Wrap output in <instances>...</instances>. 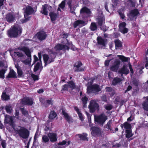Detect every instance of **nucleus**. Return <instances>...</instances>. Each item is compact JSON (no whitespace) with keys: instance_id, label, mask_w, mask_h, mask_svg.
<instances>
[{"instance_id":"nucleus-1","label":"nucleus","mask_w":148,"mask_h":148,"mask_svg":"<svg viewBox=\"0 0 148 148\" xmlns=\"http://www.w3.org/2000/svg\"><path fill=\"white\" fill-rule=\"evenodd\" d=\"M93 82V79H92L88 80L87 92L88 93H94L97 94L99 92L101 91V89L100 86L97 84L92 85Z\"/></svg>"},{"instance_id":"nucleus-2","label":"nucleus","mask_w":148,"mask_h":148,"mask_svg":"<svg viewBox=\"0 0 148 148\" xmlns=\"http://www.w3.org/2000/svg\"><path fill=\"white\" fill-rule=\"evenodd\" d=\"M21 32V29L19 26H14L8 31V35L10 37H16Z\"/></svg>"},{"instance_id":"nucleus-3","label":"nucleus","mask_w":148,"mask_h":148,"mask_svg":"<svg viewBox=\"0 0 148 148\" xmlns=\"http://www.w3.org/2000/svg\"><path fill=\"white\" fill-rule=\"evenodd\" d=\"M36 10H34L33 8L31 6H28L26 7L25 12H24V16L25 19H22L21 21L22 23L26 22L28 20V18H27L28 16L32 14L35 13Z\"/></svg>"},{"instance_id":"nucleus-4","label":"nucleus","mask_w":148,"mask_h":148,"mask_svg":"<svg viewBox=\"0 0 148 148\" xmlns=\"http://www.w3.org/2000/svg\"><path fill=\"white\" fill-rule=\"evenodd\" d=\"M107 116L104 114L95 116V121L97 123L103 126L105 121L107 119Z\"/></svg>"},{"instance_id":"nucleus-5","label":"nucleus","mask_w":148,"mask_h":148,"mask_svg":"<svg viewBox=\"0 0 148 148\" xmlns=\"http://www.w3.org/2000/svg\"><path fill=\"white\" fill-rule=\"evenodd\" d=\"M21 50L23 51L26 55L30 58L24 60H22L21 62L25 65H29L31 60V53L29 49L25 47H23L21 49Z\"/></svg>"},{"instance_id":"nucleus-6","label":"nucleus","mask_w":148,"mask_h":148,"mask_svg":"<svg viewBox=\"0 0 148 148\" xmlns=\"http://www.w3.org/2000/svg\"><path fill=\"white\" fill-rule=\"evenodd\" d=\"M17 132L19 136L23 138H27L29 136V132L23 127H21L20 129L18 130Z\"/></svg>"},{"instance_id":"nucleus-7","label":"nucleus","mask_w":148,"mask_h":148,"mask_svg":"<svg viewBox=\"0 0 148 148\" xmlns=\"http://www.w3.org/2000/svg\"><path fill=\"white\" fill-rule=\"evenodd\" d=\"M68 43L66 45H63L61 44H58L55 47V49L56 51H60L61 50L65 51L66 50H68L69 47L71 46V43H68Z\"/></svg>"},{"instance_id":"nucleus-8","label":"nucleus","mask_w":148,"mask_h":148,"mask_svg":"<svg viewBox=\"0 0 148 148\" xmlns=\"http://www.w3.org/2000/svg\"><path fill=\"white\" fill-rule=\"evenodd\" d=\"M88 108L90 112L93 113L96 110H99V106L95 100H92L90 101Z\"/></svg>"},{"instance_id":"nucleus-9","label":"nucleus","mask_w":148,"mask_h":148,"mask_svg":"<svg viewBox=\"0 0 148 148\" xmlns=\"http://www.w3.org/2000/svg\"><path fill=\"white\" fill-rule=\"evenodd\" d=\"M15 118L17 119H19V117H16L15 116H11L8 115L5 116L4 120V123L6 124H8L11 126L12 127H14V123L13 119Z\"/></svg>"},{"instance_id":"nucleus-10","label":"nucleus","mask_w":148,"mask_h":148,"mask_svg":"<svg viewBox=\"0 0 148 148\" xmlns=\"http://www.w3.org/2000/svg\"><path fill=\"white\" fill-rule=\"evenodd\" d=\"M91 133L92 135L95 136H100L101 132V129L97 127H93L91 129Z\"/></svg>"},{"instance_id":"nucleus-11","label":"nucleus","mask_w":148,"mask_h":148,"mask_svg":"<svg viewBox=\"0 0 148 148\" xmlns=\"http://www.w3.org/2000/svg\"><path fill=\"white\" fill-rule=\"evenodd\" d=\"M52 55L53 56V57L51 58H50V57H49L48 55L47 54H45L43 55V58L45 63V66H46L47 64H49L53 61V59L56 56L53 53Z\"/></svg>"},{"instance_id":"nucleus-12","label":"nucleus","mask_w":148,"mask_h":148,"mask_svg":"<svg viewBox=\"0 0 148 148\" xmlns=\"http://www.w3.org/2000/svg\"><path fill=\"white\" fill-rule=\"evenodd\" d=\"M22 104L31 106L32 105L33 102L32 99L28 97L23 98L21 101Z\"/></svg>"},{"instance_id":"nucleus-13","label":"nucleus","mask_w":148,"mask_h":148,"mask_svg":"<svg viewBox=\"0 0 148 148\" xmlns=\"http://www.w3.org/2000/svg\"><path fill=\"white\" fill-rule=\"evenodd\" d=\"M119 73L121 74V76L122 77L123 74L127 75L129 72V69L127 68V65L124 64L123 66L118 71Z\"/></svg>"},{"instance_id":"nucleus-14","label":"nucleus","mask_w":148,"mask_h":148,"mask_svg":"<svg viewBox=\"0 0 148 148\" xmlns=\"http://www.w3.org/2000/svg\"><path fill=\"white\" fill-rule=\"evenodd\" d=\"M101 14L100 15H99L96 19L97 24L99 26H101L105 23V18L103 13L101 12Z\"/></svg>"},{"instance_id":"nucleus-15","label":"nucleus","mask_w":148,"mask_h":148,"mask_svg":"<svg viewBox=\"0 0 148 148\" xmlns=\"http://www.w3.org/2000/svg\"><path fill=\"white\" fill-rule=\"evenodd\" d=\"M120 64V61L118 59H116L114 62V65L110 68V70L112 71H117Z\"/></svg>"},{"instance_id":"nucleus-16","label":"nucleus","mask_w":148,"mask_h":148,"mask_svg":"<svg viewBox=\"0 0 148 148\" xmlns=\"http://www.w3.org/2000/svg\"><path fill=\"white\" fill-rule=\"evenodd\" d=\"M126 25L125 22L119 24V31L124 34L127 33L128 31V29L125 27Z\"/></svg>"},{"instance_id":"nucleus-17","label":"nucleus","mask_w":148,"mask_h":148,"mask_svg":"<svg viewBox=\"0 0 148 148\" xmlns=\"http://www.w3.org/2000/svg\"><path fill=\"white\" fill-rule=\"evenodd\" d=\"M38 39L40 40H45L47 36L46 33L43 31H40L38 32L35 35Z\"/></svg>"},{"instance_id":"nucleus-18","label":"nucleus","mask_w":148,"mask_h":148,"mask_svg":"<svg viewBox=\"0 0 148 148\" xmlns=\"http://www.w3.org/2000/svg\"><path fill=\"white\" fill-rule=\"evenodd\" d=\"M15 19V15L12 13H10L7 14L6 20L8 22L11 23L14 21Z\"/></svg>"},{"instance_id":"nucleus-19","label":"nucleus","mask_w":148,"mask_h":148,"mask_svg":"<svg viewBox=\"0 0 148 148\" xmlns=\"http://www.w3.org/2000/svg\"><path fill=\"white\" fill-rule=\"evenodd\" d=\"M82 63L80 61L76 62L74 65V66L75 67V71L77 72H80L83 71L84 70V68L80 67L82 65Z\"/></svg>"},{"instance_id":"nucleus-20","label":"nucleus","mask_w":148,"mask_h":148,"mask_svg":"<svg viewBox=\"0 0 148 148\" xmlns=\"http://www.w3.org/2000/svg\"><path fill=\"white\" fill-rule=\"evenodd\" d=\"M85 22L82 20H78L75 22L73 24V27L76 28L77 26L82 27L86 25Z\"/></svg>"},{"instance_id":"nucleus-21","label":"nucleus","mask_w":148,"mask_h":148,"mask_svg":"<svg viewBox=\"0 0 148 148\" xmlns=\"http://www.w3.org/2000/svg\"><path fill=\"white\" fill-rule=\"evenodd\" d=\"M48 136L51 142H54L57 140V136L54 133H49L48 134Z\"/></svg>"},{"instance_id":"nucleus-22","label":"nucleus","mask_w":148,"mask_h":148,"mask_svg":"<svg viewBox=\"0 0 148 148\" xmlns=\"http://www.w3.org/2000/svg\"><path fill=\"white\" fill-rule=\"evenodd\" d=\"M97 42L99 45H101L104 49L106 47V43L105 40L101 37H98L97 38Z\"/></svg>"},{"instance_id":"nucleus-23","label":"nucleus","mask_w":148,"mask_h":148,"mask_svg":"<svg viewBox=\"0 0 148 148\" xmlns=\"http://www.w3.org/2000/svg\"><path fill=\"white\" fill-rule=\"evenodd\" d=\"M49 7V6L47 4L42 5L40 12L45 15H48Z\"/></svg>"},{"instance_id":"nucleus-24","label":"nucleus","mask_w":148,"mask_h":148,"mask_svg":"<svg viewBox=\"0 0 148 148\" xmlns=\"http://www.w3.org/2000/svg\"><path fill=\"white\" fill-rule=\"evenodd\" d=\"M62 114L64 115L65 118L68 122L70 123L73 121L72 118L65 111L63 110L62 111Z\"/></svg>"},{"instance_id":"nucleus-25","label":"nucleus","mask_w":148,"mask_h":148,"mask_svg":"<svg viewBox=\"0 0 148 148\" xmlns=\"http://www.w3.org/2000/svg\"><path fill=\"white\" fill-rule=\"evenodd\" d=\"M66 141L65 140H63L62 142L59 143L58 144V148H64V145H66L67 146L69 145L70 143V142L68 141L67 144H66Z\"/></svg>"},{"instance_id":"nucleus-26","label":"nucleus","mask_w":148,"mask_h":148,"mask_svg":"<svg viewBox=\"0 0 148 148\" xmlns=\"http://www.w3.org/2000/svg\"><path fill=\"white\" fill-rule=\"evenodd\" d=\"M38 55L39 58V59L40 60V62H37L36 65L35 66V67L34 69V70L35 71H36L38 70L39 67L41 64V56L39 53H38Z\"/></svg>"},{"instance_id":"nucleus-27","label":"nucleus","mask_w":148,"mask_h":148,"mask_svg":"<svg viewBox=\"0 0 148 148\" xmlns=\"http://www.w3.org/2000/svg\"><path fill=\"white\" fill-rule=\"evenodd\" d=\"M78 136L80 138V140H88V138L87 137V134L86 133H83L82 134H79L78 135Z\"/></svg>"},{"instance_id":"nucleus-28","label":"nucleus","mask_w":148,"mask_h":148,"mask_svg":"<svg viewBox=\"0 0 148 148\" xmlns=\"http://www.w3.org/2000/svg\"><path fill=\"white\" fill-rule=\"evenodd\" d=\"M121 126L122 129H123V127H124L125 129H127V130H129L131 127V125L127 122H125L123 124H122Z\"/></svg>"},{"instance_id":"nucleus-29","label":"nucleus","mask_w":148,"mask_h":148,"mask_svg":"<svg viewBox=\"0 0 148 148\" xmlns=\"http://www.w3.org/2000/svg\"><path fill=\"white\" fill-rule=\"evenodd\" d=\"M122 79L116 77L113 80L112 84L114 85H115L117 84L120 83Z\"/></svg>"},{"instance_id":"nucleus-30","label":"nucleus","mask_w":148,"mask_h":148,"mask_svg":"<svg viewBox=\"0 0 148 148\" xmlns=\"http://www.w3.org/2000/svg\"><path fill=\"white\" fill-rule=\"evenodd\" d=\"M16 73L13 70H10L8 77V78L16 77Z\"/></svg>"},{"instance_id":"nucleus-31","label":"nucleus","mask_w":148,"mask_h":148,"mask_svg":"<svg viewBox=\"0 0 148 148\" xmlns=\"http://www.w3.org/2000/svg\"><path fill=\"white\" fill-rule=\"evenodd\" d=\"M57 116L56 113L54 111H51L50 112L49 115V118L51 119H53Z\"/></svg>"},{"instance_id":"nucleus-32","label":"nucleus","mask_w":148,"mask_h":148,"mask_svg":"<svg viewBox=\"0 0 148 148\" xmlns=\"http://www.w3.org/2000/svg\"><path fill=\"white\" fill-rule=\"evenodd\" d=\"M1 97L2 99L4 100H8L10 99V96L6 94L5 91L3 92L1 96Z\"/></svg>"},{"instance_id":"nucleus-33","label":"nucleus","mask_w":148,"mask_h":148,"mask_svg":"<svg viewBox=\"0 0 148 148\" xmlns=\"http://www.w3.org/2000/svg\"><path fill=\"white\" fill-rule=\"evenodd\" d=\"M90 12L89 10L86 7L83 8L81 9L80 11V13L82 14L85 13L89 14H90Z\"/></svg>"},{"instance_id":"nucleus-34","label":"nucleus","mask_w":148,"mask_h":148,"mask_svg":"<svg viewBox=\"0 0 148 148\" xmlns=\"http://www.w3.org/2000/svg\"><path fill=\"white\" fill-rule=\"evenodd\" d=\"M90 28L92 31H95L97 29V26L96 23H95L92 22L91 24Z\"/></svg>"},{"instance_id":"nucleus-35","label":"nucleus","mask_w":148,"mask_h":148,"mask_svg":"<svg viewBox=\"0 0 148 148\" xmlns=\"http://www.w3.org/2000/svg\"><path fill=\"white\" fill-rule=\"evenodd\" d=\"M112 120L109 121L107 123L106 125L105 126V127L110 130V131H111L112 130Z\"/></svg>"},{"instance_id":"nucleus-36","label":"nucleus","mask_w":148,"mask_h":148,"mask_svg":"<svg viewBox=\"0 0 148 148\" xmlns=\"http://www.w3.org/2000/svg\"><path fill=\"white\" fill-rule=\"evenodd\" d=\"M138 12L137 9H134L131 11L130 15V17H134L136 16L138 14Z\"/></svg>"},{"instance_id":"nucleus-37","label":"nucleus","mask_w":148,"mask_h":148,"mask_svg":"<svg viewBox=\"0 0 148 148\" xmlns=\"http://www.w3.org/2000/svg\"><path fill=\"white\" fill-rule=\"evenodd\" d=\"M117 56L119 57V59L123 62H127L128 60L130 59L129 58L123 56L118 55H117Z\"/></svg>"},{"instance_id":"nucleus-38","label":"nucleus","mask_w":148,"mask_h":148,"mask_svg":"<svg viewBox=\"0 0 148 148\" xmlns=\"http://www.w3.org/2000/svg\"><path fill=\"white\" fill-rule=\"evenodd\" d=\"M49 16L52 21H54L56 19L57 16V14L53 12H51L50 13Z\"/></svg>"},{"instance_id":"nucleus-39","label":"nucleus","mask_w":148,"mask_h":148,"mask_svg":"<svg viewBox=\"0 0 148 148\" xmlns=\"http://www.w3.org/2000/svg\"><path fill=\"white\" fill-rule=\"evenodd\" d=\"M75 110L76 111L77 114H78L79 117L80 119L82 121L83 120V118L82 117V114L80 112V111L79 110V109L78 108L76 107H74Z\"/></svg>"},{"instance_id":"nucleus-40","label":"nucleus","mask_w":148,"mask_h":148,"mask_svg":"<svg viewBox=\"0 0 148 148\" xmlns=\"http://www.w3.org/2000/svg\"><path fill=\"white\" fill-rule=\"evenodd\" d=\"M69 86V88L71 89H74L75 88V86L73 81H70L67 84Z\"/></svg>"},{"instance_id":"nucleus-41","label":"nucleus","mask_w":148,"mask_h":148,"mask_svg":"<svg viewBox=\"0 0 148 148\" xmlns=\"http://www.w3.org/2000/svg\"><path fill=\"white\" fill-rule=\"evenodd\" d=\"M114 42L116 49H117V48L120 47L122 46L121 42L119 40H116Z\"/></svg>"},{"instance_id":"nucleus-42","label":"nucleus","mask_w":148,"mask_h":148,"mask_svg":"<svg viewBox=\"0 0 148 148\" xmlns=\"http://www.w3.org/2000/svg\"><path fill=\"white\" fill-rule=\"evenodd\" d=\"M142 106L143 108L145 110L148 111V103L146 101H145L143 103Z\"/></svg>"},{"instance_id":"nucleus-43","label":"nucleus","mask_w":148,"mask_h":148,"mask_svg":"<svg viewBox=\"0 0 148 148\" xmlns=\"http://www.w3.org/2000/svg\"><path fill=\"white\" fill-rule=\"evenodd\" d=\"M126 136L127 138H129L132 136V132L130 130H126Z\"/></svg>"},{"instance_id":"nucleus-44","label":"nucleus","mask_w":148,"mask_h":148,"mask_svg":"<svg viewBox=\"0 0 148 148\" xmlns=\"http://www.w3.org/2000/svg\"><path fill=\"white\" fill-rule=\"evenodd\" d=\"M5 109L7 113L10 114L12 112V108L10 106H6Z\"/></svg>"},{"instance_id":"nucleus-45","label":"nucleus","mask_w":148,"mask_h":148,"mask_svg":"<svg viewBox=\"0 0 148 148\" xmlns=\"http://www.w3.org/2000/svg\"><path fill=\"white\" fill-rule=\"evenodd\" d=\"M49 139L48 137L46 135L43 136L42 138V141L43 142L47 143L49 141Z\"/></svg>"},{"instance_id":"nucleus-46","label":"nucleus","mask_w":148,"mask_h":148,"mask_svg":"<svg viewBox=\"0 0 148 148\" xmlns=\"http://www.w3.org/2000/svg\"><path fill=\"white\" fill-rule=\"evenodd\" d=\"M125 2L126 1L127 2V5H130L131 6H133L134 5V3L132 1V0H126L125 1Z\"/></svg>"},{"instance_id":"nucleus-47","label":"nucleus","mask_w":148,"mask_h":148,"mask_svg":"<svg viewBox=\"0 0 148 148\" xmlns=\"http://www.w3.org/2000/svg\"><path fill=\"white\" fill-rule=\"evenodd\" d=\"M6 70L3 69L0 71V78H4V74Z\"/></svg>"},{"instance_id":"nucleus-48","label":"nucleus","mask_w":148,"mask_h":148,"mask_svg":"<svg viewBox=\"0 0 148 148\" xmlns=\"http://www.w3.org/2000/svg\"><path fill=\"white\" fill-rule=\"evenodd\" d=\"M21 110L24 116H27L28 115V112L23 108H21Z\"/></svg>"},{"instance_id":"nucleus-49","label":"nucleus","mask_w":148,"mask_h":148,"mask_svg":"<svg viewBox=\"0 0 148 148\" xmlns=\"http://www.w3.org/2000/svg\"><path fill=\"white\" fill-rule=\"evenodd\" d=\"M82 100L84 104V107H85V105L87 103L88 98L86 97L85 96L82 99Z\"/></svg>"},{"instance_id":"nucleus-50","label":"nucleus","mask_w":148,"mask_h":148,"mask_svg":"<svg viewBox=\"0 0 148 148\" xmlns=\"http://www.w3.org/2000/svg\"><path fill=\"white\" fill-rule=\"evenodd\" d=\"M65 5V0L62 1L61 3L59 5V6L62 9L64 8Z\"/></svg>"},{"instance_id":"nucleus-51","label":"nucleus","mask_w":148,"mask_h":148,"mask_svg":"<svg viewBox=\"0 0 148 148\" xmlns=\"http://www.w3.org/2000/svg\"><path fill=\"white\" fill-rule=\"evenodd\" d=\"M69 85L68 84H65L62 86V90H68Z\"/></svg>"},{"instance_id":"nucleus-52","label":"nucleus","mask_w":148,"mask_h":148,"mask_svg":"<svg viewBox=\"0 0 148 148\" xmlns=\"http://www.w3.org/2000/svg\"><path fill=\"white\" fill-rule=\"evenodd\" d=\"M86 113L87 115L88 119V122L89 123H91V116L90 114H89L88 112H86Z\"/></svg>"},{"instance_id":"nucleus-53","label":"nucleus","mask_w":148,"mask_h":148,"mask_svg":"<svg viewBox=\"0 0 148 148\" xmlns=\"http://www.w3.org/2000/svg\"><path fill=\"white\" fill-rule=\"evenodd\" d=\"M17 73L18 77H22L23 73L22 70L20 69H18L17 70Z\"/></svg>"},{"instance_id":"nucleus-54","label":"nucleus","mask_w":148,"mask_h":148,"mask_svg":"<svg viewBox=\"0 0 148 148\" xmlns=\"http://www.w3.org/2000/svg\"><path fill=\"white\" fill-rule=\"evenodd\" d=\"M14 53L15 56H16L19 57H22L23 56V54L18 52H14Z\"/></svg>"},{"instance_id":"nucleus-55","label":"nucleus","mask_w":148,"mask_h":148,"mask_svg":"<svg viewBox=\"0 0 148 148\" xmlns=\"http://www.w3.org/2000/svg\"><path fill=\"white\" fill-rule=\"evenodd\" d=\"M31 76L34 81L38 79V77L37 75L33 74L31 75Z\"/></svg>"},{"instance_id":"nucleus-56","label":"nucleus","mask_w":148,"mask_h":148,"mask_svg":"<svg viewBox=\"0 0 148 148\" xmlns=\"http://www.w3.org/2000/svg\"><path fill=\"white\" fill-rule=\"evenodd\" d=\"M100 28L104 32L106 31L107 29L106 26L103 25L101 26H100Z\"/></svg>"},{"instance_id":"nucleus-57","label":"nucleus","mask_w":148,"mask_h":148,"mask_svg":"<svg viewBox=\"0 0 148 148\" xmlns=\"http://www.w3.org/2000/svg\"><path fill=\"white\" fill-rule=\"evenodd\" d=\"M106 92H111L114 90L111 87H107L105 88Z\"/></svg>"},{"instance_id":"nucleus-58","label":"nucleus","mask_w":148,"mask_h":148,"mask_svg":"<svg viewBox=\"0 0 148 148\" xmlns=\"http://www.w3.org/2000/svg\"><path fill=\"white\" fill-rule=\"evenodd\" d=\"M113 59V58H112L111 59H110L109 60H106L105 62V65L106 66H108L109 65L110 61Z\"/></svg>"},{"instance_id":"nucleus-59","label":"nucleus","mask_w":148,"mask_h":148,"mask_svg":"<svg viewBox=\"0 0 148 148\" xmlns=\"http://www.w3.org/2000/svg\"><path fill=\"white\" fill-rule=\"evenodd\" d=\"M144 68V67L143 66H142L140 69H139L137 70V72H138L140 74L142 73H143L142 69H143Z\"/></svg>"},{"instance_id":"nucleus-60","label":"nucleus","mask_w":148,"mask_h":148,"mask_svg":"<svg viewBox=\"0 0 148 148\" xmlns=\"http://www.w3.org/2000/svg\"><path fill=\"white\" fill-rule=\"evenodd\" d=\"M1 145L3 148H5L6 143L5 140H3L2 141Z\"/></svg>"},{"instance_id":"nucleus-61","label":"nucleus","mask_w":148,"mask_h":148,"mask_svg":"<svg viewBox=\"0 0 148 148\" xmlns=\"http://www.w3.org/2000/svg\"><path fill=\"white\" fill-rule=\"evenodd\" d=\"M105 108L106 109L108 110H111L112 108V106L111 105H109L106 106Z\"/></svg>"},{"instance_id":"nucleus-62","label":"nucleus","mask_w":148,"mask_h":148,"mask_svg":"<svg viewBox=\"0 0 148 148\" xmlns=\"http://www.w3.org/2000/svg\"><path fill=\"white\" fill-rule=\"evenodd\" d=\"M132 88V87L130 86H129L126 90L125 91V93H126L127 92L130 91Z\"/></svg>"},{"instance_id":"nucleus-63","label":"nucleus","mask_w":148,"mask_h":148,"mask_svg":"<svg viewBox=\"0 0 148 148\" xmlns=\"http://www.w3.org/2000/svg\"><path fill=\"white\" fill-rule=\"evenodd\" d=\"M129 67L131 73L132 74H133L134 73L133 70L132 69V65L130 64H129Z\"/></svg>"},{"instance_id":"nucleus-64","label":"nucleus","mask_w":148,"mask_h":148,"mask_svg":"<svg viewBox=\"0 0 148 148\" xmlns=\"http://www.w3.org/2000/svg\"><path fill=\"white\" fill-rule=\"evenodd\" d=\"M4 62L3 61H0V67H2L4 66Z\"/></svg>"}]
</instances>
